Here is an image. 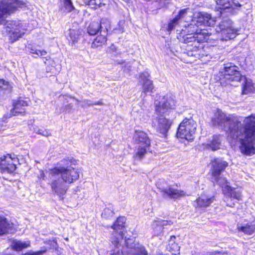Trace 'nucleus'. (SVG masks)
Returning a JSON list of instances; mask_svg holds the SVG:
<instances>
[{"mask_svg":"<svg viewBox=\"0 0 255 255\" xmlns=\"http://www.w3.org/2000/svg\"><path fill=\"white\" fill-rule=\"evenodd\" d=\"M25 6V3L20 0H0V25H3L4 29L11 43L24 34L25 29L22 28V25L19 22L5 21L4 18Z\"/></svg>","mask_w":255,"mask_h":255,"instance_id":"7ed1b4c3","label":"nucleus"},{"mask_svg":"<svg viewBox=\"0 0 255 255\" xmlns=\"http://www.w3.org/2000/svg\"><path fill=\"white\" fill-rule=\"evenodd\" d=\"M64 98V96H62L61 97H60V99Z\"/></svg>","mask_w":255,"mask_h":255,"instance_id":"5fc2aeb1","label":"nucleus"},{"mask_svg":"<svg viewBox=\"0 0 255 255\" xmlns=\"http://www.w3.org/2000/svg\"><path fill=\"white\" fill-rule=\"evenodd\" d=\"M44 252H45V251H39L37 252H28L26 253L24 255H41Z\"/></svg>","mask_w":255,"mask_h":255,"instance_id":"ea45409f","label":"nucleus"},{"mask_svg":"<svg viewBox=\"0 0 255 255\" xmlns=\"http://www.w3.org/2000/svg\"><path fill=\"white\" fill-rule=\"evenodd\" d=\"M116 62L117 63V64H123L125 63V62L123 60H116Z\"/></svg>","mask_w":255,"mask_h":255,"instance_id":"de8ad7c7","label":"nucleus"},{"mask_svg":"<svg viewBox=\"0 0 255 255\" xmlns=\"http://www.w3.org/2000/svg\"><path fill=\"white\" fill-rule=\"evenodd\" d=\"M28 106V100L19 99L17 101H15L13 103V108L10 111L9 114H7L4 116V118L8 119L12 116H16L18 114H22L24 112L23 107Z\"/></svg>","mask_w":255,"mask_h":255,"instance_id":"2eb2a0df","label":"nucleus"},{"mask_svg":"<svg viewBox=\"0 0 255 255\" xmlns=\"http://www.w3.org/2000/svg\"><path fill=\"white\" fill-rule=\"evenodd\" d=\"M38 177L40 179H42L43 180L44 179L45 174L43 171H40V174L39 175Z\"/></svg>","mask_w":255,"mask_h":255,"instance_id":"49530a36","label":"nucleus"},{"mask_svg":"<svg viewBox=\"0 0 255 255\" xmlns=\"http://www.w3.org/2000/svg\"><path fill=\"white\" fill-rule=\"evenodd\" d=\"M68 99H70V100L74 99V100H75L78 104V103H81V106L82 107H84V108H86V107H88L94 105V103L92 101L89 100H85H85H83L80 101H79V100H78L77 99H76L75 98H72L71 97H69V96H65V100H67V102H69Z\"/></svg>","mask_w":255,"mask_h":255,"instance_id":"f704fd0d","label":"nucleus"},{"mask_svg":"<svg viewBox=\"0 0 255 255\" xmlns=\"http://www.w3.org/2000/svg\"><path fill=\"white\" fill-rule=\"evenodd\" d=\"M199 27L195 22V19H191V22L188 26H184V29H182L180 36H182L180 40L185 43L189 44L188 46H193L190 50L196 51L201 50L202 46L200 43L205 42L209 39V35L204 29L199 31Z\"/></svg>","mask_w":255,"mask_h":255,"instance_id":"423d86ee","label":"nucleus"},{"mask_svg":"<svg viewBox=\"0 0 255 255\" xmlns=\"http://www.w3.org/2000/svg\"><path fill=\"white\" fill-rule=\"evenodd\" d=\"M8 86L7 82L3 79H0V90L6 89Z\"/></svg>","mask_w":255,"mask_h":255,"instance_id":"58836bf2","label":"nucleus"},{"mask_svg":"<svg viewBox=\"0 0 255 255\" xmlns=\"http://www.w3.org/2000/svg\"><path fill=\"white\" fill-rule=\"evenodd\" d=\"M154 105L158 116L153 119L152 127L163 136L166 137L172 124V120L166 118V116L173 112L171 110L174 106V102L171 98L168 99L167 97H163L160 101L156 100Z\"/></svg>","mask_w":255,"mask_h":255,"instance_id":"39448f33","label":"nucleus"},{"mask_svg":"<svg viewBox=\"0 0 255 255\" xmlns=\"http://www.w3.org/2000/svg\"><path fill=\"white\" fill-rule=\"evenodd\" d=\"M150 146L137 145L135 150L134 158L140 160L145 157L147 152L149 151Z\"/></svg>","mask_w":255,"mask_h":255,"instance_id":"c85d7f7f","label":"nucleus"},{"mask_svg":"<svg viewBox=\"0 0 255 255\" xmlns=\"http://www.w3.org/2000/svg\"><path fill=\"white\" fill-rule=\"evenodd\" d=\"M108 29L106 27H103V29L100 31V33L97 34V37L94 39L92 44L93 48H98L102 46L106 43Z\"/></svg>","mask_w":255,"mask_h":255,"instance_id":"6ab92c4d","label":"nucleus"},{"mask_svg":"<svg viewBox=\"0 0 255 255\" xmlns=\"http://www.w3.org/2000/svg\"><path fill=\"white\" fill-rule=\"evenodd\" d=\"M126 218L124 217L118 218L116 222L111 227L114 230V233L111 237L112 244L119 248L122 244H124V252L127 255H147L144 248L139 243H134L133 239L124 237V234L122 231L125 227Z\"/></svg>","mask_w":255,"mask_h":255,"instance_id":"20e7f679","label":"nucleus"},{"mask_svg":"<svg viewBox=\"0 0 255 255\" xmlns=\"http://www.w3.org/2000/svg\"><path fill=\"white\" fill-rule=\"evenodd\" d=\"M243 79L245 83L243 87L242 93L243 94H248L254 93L255 91V85L252 83V81L251 80L247 79L244 76H243Z\"/></svg>","mask_w":255,"mask_h":255,"instance_id":"7c9ffc66","label":"nucleus"},{"mask_svg":"<svg viewBox=\"0 0 255 255\" xmlns=\"http://www.w3.org/2000/svg\"><path fill=\"white\" fill-rule=\"evenodd\" d=\"M223 193L226 196V203L228 206L232 207L235 205L234 203H229V200H232V199L237 200L241 199V193L239 192L233 190L231 186L229 191H225Z\"/></svg>","mask_w":255,"mask_h":255,"instance_id":"a878e982","label":"nucleus"},{"mask_svg":"<svg viewBox=\"0 0 255 255\" xmlns=\"http://www.w3.org/2000/svg\"><path fill=\"white\" fill-rule=\"evenodd\" d=\"M192 19H195L196 23L198 26L204 25L211 26L214 24V21L211 14L203 12H195L193 14Z\"/></svg>","mask_w":255,"mask_h":255,"instance_id":"4468645a","label":"nucleus"},{"mask_svg":"<svg viewBox=\"0 0 255 255\" xmlns=\"http://www.w3.org/2000/svg\"><path fill=\"white\" fill-rule=\"evenodd\" d=\"M238 69L232 63L225 64L223 77L220 78L221 84L223 86L228 85L236 86V84L242 80L243 77Z\"/></svg>","mask_w":255,"mask_h":255,"instance_id":"0eeeda50","label":"nucleus"},{"mask_svg":"<svg viewBox=\"0 0 255 255\" xmlns=\"http://www.w3.org/2000/svg\"><path fill=\"white\" fill-rule=\"evenodd\" d=\"M135 143L138 145L150 146L151 140L146 133L141 130H135L133 137Z\"/></svg>","mask_w":255,"mask_h":255,"instance_id":"f3484780","label":"nucleus"},{"mask_svg":"<svg viewBox=\"0 0 255 255\" xmlns=\"http://www.w3.org/2000/svg\"><path fill=\"white\" fill-rule=\"evenodd\" d=\"M46 61H44L45 64L47 66L46 68V71L47 73H50L51 74L55 75L59 73L61 70V66L60 65H56L55 62L51 59H47L45 57Z\"/></svg>","mask_w":255,"mask_h":255,"instance_id":"393cba45","label":"nucleus"},{"mask_svg":"<svg viewBox=\"0 0 255 255\" xmlns=\"http://www.w3.org/2000/svg\"><path fill=\"white\" fill-rule=\"evenodd\" d=\"M172 224V223L170 221H165L160 219L154 220L151 224L153 234L154 236L160 235L162 233L163 227Z\"/></svg>","mask_w":255,"mask_h":255,"instance_id":"a211bd4d","label":"nucleus"},{"mask_svg":"<svg viewBox=\"0 0 255 255\" xmlns=\"http://www.w3.org/2000/svg\"><path fill=\"white\" fill-rule=\"evenodd\" d=\"M138 85L142 87V93L146 95L148 92H152L154 89L152 81L149 79V74L147 72L141 73L138 79Z\"/></svg>","mask_w":255,"mask_h":255,"instance_id":"f8f14e48","label":"nucleus"},{"mask_svg":"<svg viewBox=\"0 0 255 255\" xmlns=\"http://www.w3.org/2000/svg\"><path fill=\"white\" fill-rule=\"evenodd\" d=\"M103 27L109 29L110 27V21L107 18H102L100 22L93 21L91 22L88 28L87 32L89 35H95L100 33Z\"/></svg>","mask_w":255,"mask_h":255,"instance_id":"9b49d317","label":"nucleus"},{"mask_svg":"<svg viewBox=\"0 0 255 255\" xmlns=\"http://www.w3.org/2000/svg\"><path fill=\"white\" fill-rule=\"evenodd\" d=\"M124 70L125 71L130 72L132 70L131 66L129 62L126 63L124 66Z\"/></svg>","mask_w":255,"mask_h":255,"instance_id":"a19ab883","label":"nucleus"},{"mask_svg":"<svg viewBox=\"0 0 255 255\" xmlns=\"http://www.w3.org/2000/svg\"><path fill=\"white\" fill-rule=\"evenodd\" d=\"M214 201L213 197L201 195L196 200V208H206L209 206Z\"/></svg>","mask_w":255,"mask_h":255,"instance_id":"cd10ccee","label":"nucleus"},{"mask_svg":"<svg viewBox=\"0 0 255 255\" xmlns=\"http://www.w3.org/2000/svg\"><path fill=\"white\" fill-rule=\"evenodd\" d=\"M237 229L245 234L252 235L255 232V220L242 219L238 223Z\"/></svg>","mask_w":255,"mask_h":255,"instance_id":"ddd939ff","label":"nucleus"},{"mask_svg":"<svg viewBox=\"0 0 255 255\" xmlns=\"http://www.w3.org/2000/svg\"><path fill=\"white\" fill-rule=\"evenodd\" d=\"M114 213L113 211L109 208H105L102 213V216L104 218H108L113 217Z\"/></svg>","mask_w":255,"mask_h":255,"instance_id":"e433bc0d","label":"nucleus"},{"mask_svg":"<svg viewBox=\"0 0 255 255\" xmlns=\"http://www.w3.org/2000/svg\"><path fill=\"white\" fill-rule=\"evenodd\" d=\"M213 182L214 184L219 185L222 189L223 192L229 191L230 186L226 179L222 176H218L217 178L213 177Z\"/></svg>","mask_w":255,"mask_h":255,"instance_id":"2f4dec72","label":"nucleus"},{"mask_svg":"<svg viewBox=\"0 0 255 255\" xmlns=\"http://www.w3.org/2000/svg\"><path fill=\"white\" fill-rule=\"evenodd\" d=\"M190 9L189 8H184L179 11L178 15L175 17L172 20H171L168 24L167 30L171 31L176 25L178 21L187 14L189 11Z\"/></svg>","mask_w":255,"mask_h":255,"instance_id":"bb28decb","label":"nucleus"},{"mask_svg":"<svg viewBox=\"0 0 255 255\" xmlns=\"http://www.w3.org/2000/svg\"><path fill=\"white\" fill-rule=\"evenodd\" d=\"M217 3L219 5L218 8L221 10L230 8H238L242 6L236 0H218Z\"/></svg>","mask_w":255,"mask_h":255,"instance_id":"412c9836","label":"nucleus"},{"mask_svg":"<svg viewBox=\"0 0 255 255\" xmlns=\"http://www.w3.org/2000/svg\"><path fill=\"white\" fill-rule=\"evenodd\" d=\"M107 52L113 58L121 57L123 54L122 51L117 49V47L113 44L111 45L108 48Z\"/></svg>","mask_w":255,"mask_h":255,"instance_id":"72a5a7b5","label":"nucleus"},{"mask_svg":"<svg viewBox=\"0 0 255 255\" xmlns=\"http://www.w3.org/2000/svg\"><path fill=\"white\" fill-rule=\"evenodd\" d=\"M212 175L213 177L217 178V176L221 175V173L228 166V163L222 159L217 158L212 161Z\"/></svg>","mask_w":255,"mask_h":255,"instance_id":"dca6fc26","label":"nucleus"},{"mask_svg":"<svg viewBox=\"0 0 255 255\" xmlns=\"http://www.w3.org/2000/svg\"><path fill=\"white\" fill-rule=\"evenodd\" d=\"M42 129H38L37 130H35V132L37 133V134H41V133L42 132Z\"/></svg>","mask_w":255,"mask_h":255,"instance_id":"09e8293b","label":"nucleus"},{"mask_svg":"<svg viewBox=\"0 0 255 255\" xmlns=\"http://www.w3.org/2000/svg\"><path fill=\"white\" fill-rule=\"evenodd\" d=\"M30 242L29 241L22 242L21 241H14L12 243V248L17 251H21L29 247Z\"/></svg>","mask_w":255,"mask_h":255,"instance_id":"473e14b6","label":"nucleus"},{"mask_svg":"<svg viewBox=\"0 0 255 255\" xmlns=\"http://www.w3.org/2000/svg\"><path fill=\"white\" fill-rule=\"evenodd\" d=\"M82 32V29L79 27L70 29L68 34V40L71 41L73 44L76 43L79 39Z\"/></svg>","mask_w":255,"mask_h":255,"instance_id":"c756f323","label":"nucleus"},{"mask_svg":"<svg viewBox=\"0 0 255 255\" xmlns=\"http://www.w3.org/2000/svg\"><path fill=\"white\" fill-rule=\"evenodd\" d=\"M212 122L213 125L226 131L229 137L239 140L241 153L248 156L255 154V115L246 117L243 121L244 127H242L237 117L234 115L227 116L218 109Z\"/></svg>","mask_w":255,"mask_h":255,"instance_id":"f257e3e1","label":"nucleus"},{"mask_svg":"<svg viewBox=\"0 0 255 255\" xmlns=\"http://www.w3.org/2000/svg\"><path fill=\"white\" fill-rule=\"evenodd\" d=\"M103 103L101 101H98L94 103V105H102Z\"/></svg>","mask_w":255,"mask_h":255,"instance_id":"3c124183","label":"nucleus"},{"mask_svg":"<svg viewBox=\"0 0 255 255\" xmlns=\"http://www.w3.org/2000/svg\"><path fill=\"white\" fill-rule=\"evenodd\" d=\"M221 140L220 135H214L211 140L207 143L202 144L204 149H211L215 151L219 149L221 146Z\"/></svg>","mask_w":255,"mask_h":255,"instance_id":"5701e85b","label":"nucleus"},{"mask_svg":"<svg viewBox=\"0 0 255 255\" xmlns=\"http://www.w3.org/2000/svg\"><path fill=\"white\" fill-rule=\"evenodd\" d=\"M62 166L55 167L50 170L49 177L52 191L60 197L67 192L70 184L77 180L79 173L77 169L70 166L72 159L68 158L61 161Z\"/></svg>","mask_w":255,"mask_h":255,"instance_id":"f03ea898","label":"nucleus"},{"mask_svg":"<svg viewBox=\"0 0 255 255\" xmlns=\"http://www.w3.org/2000/svg\"><path fill=\"white\" fill-rule=\"evenodd\" d=\"M18 159L15 155H3L0 158V170L2 173H11L16 169Z\"/></svg>","mask_w":255,"mask_h":255,"instance_id":"1a4fd4ad","label":"nucleus"},{"mask_svg":"<svg viewBox=\"0 0 255 255\" xmlns=\"http://www.w3.org/2000/svg\"><path fill=\"white\" fill-rule=\"evenodd\" d=\"M221 32V40L227 41L234 38L238 33V30L235 29L231 26V21L229 20H223L219 25V29L217 30Z\"/></svg>","mask_w":255,"mask_h":255,"instance_id":"9d476101","label":"nucleus"},{"mask_svg":"<svg viewBox=\"0 0 255 255\" xmlns=\"http://www.w3.org/2000/svg\"><path fill=\"white\" fill-rule=\"evenodd\" d=\"M60 10L64 13L72 12L73 17L78 15L79 12V11L74 6L71 0H63V6L60 7Z\"/></svg>","mask_w":255,"mask_h":255,"instance_id":"b1692460","label":"nucleus"},{"mask_svg":"<svg viewBox=\"0 0 255 255\" xmlns=\"http://www.w3.org/2000/svg\"><path fill=\"white\" fill-rule=\"evenodd\" d=\"M53 244H52L53 247L55 248L57 246V243L55 240H53Z\"/></svg>","mask_w":255,"mask_h":255,"instance_id":"603ef678","label":"nucleus"},{"mask_svg":"<svg viewBox=\"0 0 255 255\" xmlns=\"http://www.w3.org/2000/svg\"><path fill=\"white\" fill-rule=\"evenodd\" d=\"M197 124L192 118H185L179 126L177 135L188 140H193Z\"/></svg>","mask_w":255,"mask_h":255,"instance_id":"6e6552de","label":"nucleus"},{"mask_svg":"<svg viewBox=\"0 0 255 255\" xmlns=\"http://www.w3.org/2000/svg\"><path fill=\"white\" fill-rule=\"evenodd\" d=\"M104 5H105V3H100V4H97V7H101Z\"/></svg>","mask_w":255,"mask_h":255,"instance_id":"864d4df0","label":"nucleus"},{"mask_svg":"<svg viewBox=\"0 0 255 255\" xmlns=\"http://www.w3.org/2000/svg\"><path fill=\"white\" fill-rule=\"evenodd\" d=\"M73 107V106L70 103L67 105H66L65 107V110L66 111H70L71 110V109Z\"/></svg>","mask_w":255,"mask_h":255,"instance_id":"37998d69","label":"nucleus"},{"mask_svg":"<svg viewBox=\"0 0 255 255\" xmlns=\"http://www.w3.org/2000/svg\"><path fill=\"white\" fill-rule=\"evenodd\" d=\"M220 254L219 252H208L207 253V255H215L216 254Z\"/></svg>","mask_w":255,"mask_h":255,"instance_id":"8fccbe9b","label":"nucleus"},{"mask_svg":"<svg viewBox=\"0 0 255 255\" xmlns=\"http://www.w3.org/2000/svg\"><path fill=\"white\" fill-rule=\"evenodd\" d=\"M30 52L34 55H36V56H33L34 58H37V57H44L47 54V52L45 50L31 49Z\"/></svg>","mask_w":255,"mask_h":255,"instance_id":"c9c22d12","label":"nucleus"},{"mask_svg":"<svg viewBox=\"0 0 255 255\" xmlns=\"http://www.w3.org/2000/svg\"><path fill=\"white\" fill-rule=\"evenodd\" d=\"M85 3L92 9H96L97 8V4L96 3L95 0H90Z\"/></svg>","mask_w":255,"mask_h":255,"instance_id":"4c0bfd02","label":"nucleus"},{"mask_svg":"<svg viewBox=\"0 0 255 255\" xmlns=\"http://www.w3.org/2000/svg\"><path fill=\"white\" fill-rule=\"evenodd\" d=\"M50 133H49L48 131L46 130H43L42 132L41 133V135L45 136H48Z\"/></svg>","mask_w":255,"mask_h":255,"instance_id":"a18cd8bd","label":"nucleus"},{"mask_svg":"<svg viewBox=\"0 0 255 255\" xmlns=\"http://www.w3.org/2000/svg\"><path fill=\"white\" fill-rule=\"evenodd\" d=\"M161 192L166 194L170 198L177 199L185 196L186 193L183 191L169 186L166 188H160Z\"/></svg>","mask_w":255,"mask_h":255,"instance_id":"aec40b11","label":"nucleus"},{"mask_svg":"<svg viewBox=\"0 0 255 255\" xmlns=\"http://www.w3.org/2000/svg\"><path fill=\"white\" fill-rule=\"evenodd\" d=\"M112 255H124L123 251L120 252L119 251H116L115 250Z\"/></svg>","mask_w":255,"mask_h":255,"instance_id":"c03bdc74","label":"nucleus"},{"mask_svg":"<svg viewBox=\"0 0 255 255\" xmlns=\"http://www.w3.org/2000/svg\"><path fill=\"white\" fill-rule=\"evenodd\" d=\"M13 224L4 217L0 216V235L13 232Z\"/></svg>","mask_w":255,"mask_h":255,"instance_id":"4be33fe9","label":"nucleus"},{"mask_svg":"<svg viewBox=\"0 0 255 255\" xmlns=\"http://www.w3.org/2000/svg\"><path fill=\"white\" fill-rule=\"evenodd\" d=\"M223 255H226V254H225V255L223 254Z\"/></svg>","mask_w":255,"mask_h":255,"instance_id":"6e6d98bb","label":"nucleus"},{"mask_svg":"<svg viewBox=\"0 0 255 255\" xmlns=\"http://www.w3.org/2000/svg\"><path fill=\"white\" fill-rule=\"evenodd\" d=\"M176 239V237L175 236H171L170 237V240L169 241V243H168V245L170 246L172 244H175V240Z\"/></svg>","mask_w":255,"mask_h":255,"instance_id":"79ce46f5","label":"nucleus"}]
</instances>
